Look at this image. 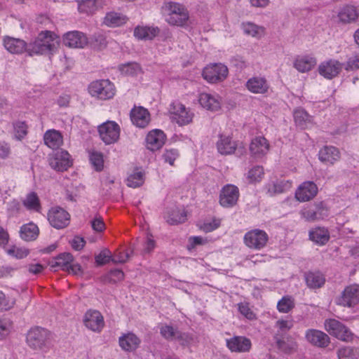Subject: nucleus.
I'll return each mask as SVG.
<instances>
[{
	"label": "nucleus",
	"instance_id": "nucleus-49",
	"mask_svg": "<svg viewBox=\"0 0 359 359\" xmlns=\"http://www.w3.org/2000/svg\"><path fill=\"white\" fill-rule=\"evenodd\" d=\"M294 306V300L290 296H284L277 304V309L279 312L289 313Z\"/></svg>",
	"mask_w": 359,
	"mask_h": 359
},
{
	"label": "nucleus",
	"instance_id": "nucleus-4",
	"mask_svg": "<svg viewBox=\"0 0 359 359\" xmlns=\"http://www.w3.org/2000/svg\"><path fill=\"white\" fill-rule=\"evenodd\" d=\"M325 329L332 336L343 341H351L353 334L351 331L338 320L330 318L325 321Z\"/></svg>",
	"mask_w": 359,
	"mask_h": 359
},
{
	"label": "nucleus",
	"instance_id": "nucleus-23",
	"mask_svg": "<svg viewBox=\"0 0 359 359\" xmlns=\"http://www.w3.org/2000/svg\"><path fill=\"white\" fill-rule=\"evenodd\" d=\"M160 33L158 27L154 25H139L135 27L133 35L137 40H152Z\"/></svg>",
	"mask_w": 359,
	"mask_h": 359
},
{
	"label": "nucleus",
	"instance_id": "nucleus-62",
	"mask_svg": "<svg viewBox=\"0 0 359 359\" xmlns=\"http://www.w3.org/2000/svg\"><path fill=\"white\" fill-rule=\"evenodd\" d=\"M15 136V137L21 140L24 138L27 133V126L25 122L18 121L14 125Z\"/></svg>",
	"mask_w": 359,
	"mask_h": 359
},
{
	"label": "nucleus",
	"instance_id": "nucleus-11",
	"mask_svg": "<svg viewBox=\"0 0 359 359\" xmlns=\"http://www.w3.org/2000/svg\"><path fill=\"white\" fill-rule=\"evenodd\" d=\"M239 197L238 188L231 184L223 187L219 194V203L224 208L234 206Z\"/></svg>",
	"mask_w": 359,
	"mask_h": 359
},
{
	"label": "nucleus",
	"instance_id": "nucleus-18",
	"mask_svg": "<svg viewBox=\"0 0 359 359\" xmlns=\"http://www.w3.org/2000/svg\"><path fill=\"white\" fill-rule=\"evenodd\" d=\"M317 64L316 58L311 54L297 55L293 60V67L299 73H307Z\"/></svg>",
	"mask_w": 359,
	"mask_h": 359
},
{
	"label": "nucleus",
	"instance_id": "nucleus-8",
	"mask_svg": "<svg viewBox=\"0 0 359 359\" xmlns=\"http://www.w3.org/2000/svg\"><path fill=\"white\" fill-rule=\"evenodd\" d=\"M88 92L93 97L108 100L112 97V85L109 79L95 81L90 83Z\"/></svg>",
	"mask_w": 359,
	"mask_h": 359
},
{
	"label": "nucleus",
	"instance_id": "nucleus-35",
	"mask_svg": "<svg viewBox=\"0 0 359 359\" xmlns=\"http://www.w3.org/2000/svg\"><path fill=\"white\" fill-rule=\"evenodd\" d=\"M293 116L296 125L302 129L308 128L313 123L312 117L302 108L296 109Z\"/></svg>",
	"mask_w": 359,
	"mask_h": 359
},
{
	"label": "nucleus",
	"instance_id": "nucleus-50",
	"mask_svg": "<svg viewBox=\"0 0 359 359\" xmlns=\"http://www.w3.org/2000/svg\"><path fill=\"white\" fill-rule=\"evenodd\" d=\"M89 160L96 171H101L104 168V159L102 153L92 151L89 152Z\"/></svg>",
	"mask_w": 359,
	"mask_h": 359
},
{
	"label": "nucleus",
	"instance_id": "nucleus-20",
	"mask_svg": "<svg viewBox=\"0 0 359 359\" xmlns=\"http://www.w3.org/2000/svg\"><path fill=\"white\" fill-rule=\"evenodd\" d=\"M269 149L268 140L262 136L255 137L250 144V154L255 158H262L266 155Z\"/></svg>",
	"mask_w": 359,
	"mask_h": 359
},
{
	"label": "nucleus",
	"instance_id": "nucleus-45",
	"mask_svg": "<svg viewBox=\"0 0 359 359\" xmlns=\"http://www.w3.org/2000/svg\"><path fill=\"white\" fill-rule=\"evenodd\" d=\"M338 359H358L359 351L358 348L344 346L340 347L337 352Z\"/></svg>",
	"mask_w": 359,
	"mask_h": 359
},
{
	"label": "nucleus",
	"instance_id": "nucleus-31",
	"mask_svg": "<svg viewBox=\"0 0 359 359\" xmlns=\"http://www.w3.org/2000/svg\"><path fill=\"white\" fill-rule=\"evenodd\" d=\"M319 160L326 164H334L340 158L339 149L332 146H325L318 152Z\"/></svg>",
	"mask_w": 359,
	"mask_h": 359
},
{
	"label": "nucleus",
	"instance_id": "nucleus-10",
	"mask_svg": "<svg viewBox=\"0 0 359 359\" xmlns=\"http://www.w3.org/2000/svg\"><path fill=\"white\" fill-rule=\"evenodd\" d=\"M50 166L56 171L64 172L72 165L73 161L68 151L60 150L49 156Z\"/></svg>",
	"mask_w": 359,
	"mask_h": 359
},
{
	"label": "nucleus",
	"instance_id": "nucleus-42",
	"mask_svg": "<svg viewBox=\"0 0 359 359\" xmlns=\"http://www.w3.org/2000/svg\"><path fill=\"white\" fill-rule=\"evenodd\" d=\"M98 133L100 137L106 144L112 143V121H107L100 125Z\"/></svg>",
	"mask_w": 359,
	"mask_h": 359
},
{
	"label": "nucleus",
	"instance_id": "nucleus-44",
	"mask_svg": "<svg viewBox=\"0 0 359 359\" xmlns=\"http://www.w3.org/2000/svg\"><path fill=\"white\" fill-rule=\"evenodd\" d=\"M23 205L27 210L38 212L41 208L39 198L35 192H31L27 195L23 201Z\"/></svg>",
	"mask_w": 359,
	"mask_h": 359
},
{
	"label": "nucleus",
	"instance_id": "nucleus-5",
	"mask_svg": "<svg viewBox=\"0 0 359 359\" xmlns=\"http://www.w3.org/2000/svg\"><path fill=\"white\" fill-rule=\"evenodd\" d=\"M169 111L171 118L180 126L191 123L194 116L193 111L180 102H173L170 106Z\"/></svg>",
	"mask_w": 359,
	"mask_h": 359
},
{
	"label": "nucleus",
	"instance_id": "nucleus-3",
	"mask_svg": "<svg viewBox=\"0 0 359 359\" xmlns=\"http://www.w3.org/2000/svg\"><path fill=\"white\" fill-rule=\"evenodd\" d=\"M26 341L31 348L47 352L50 347V332L40 327H32L27 334Z\"/></svg>",
	"mask_w": 359,
	"mask_h": 359
},
{
	"label": "nucleus",
	"instance_id": "nucleus-2",
	"mask_svg": "<svg viewBox=\"0 0 359 359\" xmlns=\"http://www.w3.org/2000/svg\"><path fill=\"white\" fill-rule=\"evenodd\" d=\"M162 11L165 21L171 25L183 26L187 24L189 18L187 8L177 2L165 3Z\"/></svg>",
	"mask_w": 359,
	"mask_h": 359
},
{
	"label": "nucleus",
	"instance_id": "nucleus-33",
	"mask_svg": "<svg viewBox=\"0 0 359 359\" xmlns=\"http://www.w3.org/2000/svg\"><path fill=\"white\" fill-rule=\"evenodd\" d=\"M156 246V242L153 236L149 232L143 233L142 237H139L137 240L135 248H141L144 253H149Z\"/></svg>",
	"mask_w": 359,
	"mask_h": 359
},
{
	"label": "nucleus",
	"instance_id": "nucleus-51",
	"mask_svg": "<svg viewBox=\"0 0 359 359\" xmlns=\"http://www.w3.org/2000/svg\"><path fill=\"white\" fill-rule=\"evenodd\" d=\"M16 299L12 295H6L0 290V311H8L13 308Z\"/></svg>",
	"mask_w": 359,
	"mask_h": 359
},
{
	"label": "nucleus",
	"instance_id": "nucleus-63",
	"mask_svg": "<svg viewBox=\"0 0 359 359\" xmlns=\"http://www.w3.org/2000/svg\"><path fill=\"white\" fill-rule=\"evenodd\" d=\"M175 341L182 346H189L194 342V339L188 333H182L179 332V334H177L176 339Z\"/></svg>",
	"mask_w": 359,
	"mask_h": 359
},
{
	"label": "nucleus",
	"instance_id": "nucleus-60",
	"mask_svg": "<svg viewBox=\"0 0 359 359\" xmlns=\"http://www.w3.org/2000/svg\"><path fill=\"white\" fill-rule=\"evenodd\" d=\"M238 309L240 313L248 320L255 318V313L250 308L249 304L246 302H241L238 304Z\"/></svg>",
	"mask_w": 359,
	"mask_h": 359
},
{
	"label": "nucleus",
	"instance_id": "nucleus-9",
	"mask_svg": "<svg viewBox=\"0 0 359 359\" xmlns=\"http://www.w3.org/2000/svg\"><path fill=\"white\" fill-rule=\"evenodd\" d=\"M269 236L264 231L259 229L248 231L244 236L245 244L250 248L261 250L267 243Z\"/></svg>",
	"mask_w": 359,
	"mask_h": 359
},
{
	"label": "nucleus",
	"instance_id": "nucleus-16",
	"mask_svg": "<svg viewBox=\"0 0 359 359\" xmlns=\"http://www.w3.org/2000/svg\"><path fill=\"white\" fill-rule=\"evenodd\" d=\"M318 193L317 185L311 181L301 184L295 191V198L299 202H306L313 198Z\"/></svg>",
	"mask_w": 359,
	"mask_h": 359
},
{
	"label": "nucleus",
	"instance_id": "nucleus-29",
	"mask_svg": "<svg viewBox=\"0 0 359 359\" xmlns=\"http://www.w3.org/2000/svg\"><path fill=\"white\" fill-rule=\"evenodd\" d=\"M251 341L244 337H234L226 340V346L234 352H247L251 348Z\"/></svg>",
	"mask_w": 359,
	"mask_h": 359
},
{
	"label": "nucleus",
	"instance_id": "nucleus-56",
	"mask_svg": "<svg viewBox=\"0 0 359 359\" xmlns=\"http://www.w3.org/2000/svg\"><path fill=\"white\" fill-rule=\"evenodd\" d=\"M131 253L132 250L130 249L125 247L121 248L116 254L114 253V263H123L126 262Z\"/></svg>",
	"mask_w": 359,
	"mask_h": 359
},
{
	"label": "nucleus",
	"instance_id": "nucleus-36",
	"mask_svg": "<svg viewBox=\"0 0 359 359\" xmlns=\"http://www.w3.org/2000/svg\"><path fill=\"white\" fill-rule=\"evenodd\" d=\"M309 238L319 245L327 243L330 239V233L324 227H316L309 231Z\"/></svg>",
	"mask_w": 359,
	"mask_h": 359
},
{
	"label": "nucleus",
	"instance_id": "nucleus-19",
	"mask_svg": "<svg viewBox=\"0 0 359 359\" xmlns=\"http://www.w3.org/2000/svg\"><path fill=\"white\" fill-rule=\"evenodd\" d=\"M305 338L309 343L319 348H325L330 342V339L327 334L315 329L306 330Z\"/></svg>",
	"mask_w": 359,
	"mask_h": 359
},
{
	"label": "nucleus",
	"instance_id": "nucleus-43",
	"mask_svg": "<svg viewBox=\"0 0 359 359\" xmlns=\"http://www.w3.org/2000/svg\"><path fill=\"white\" fill-rule=\"evenodd\" d=\"M264 175V168L261 165H255L252 167L246 173L245 177L250 184L260 182Z\"/></svg>",
	"mask_w": 359,
	"mask_h": 359
},
{
	"label": "nucleus",
	"instance_id": "nucleus-47",
	"mask_svg": "<svg viewBox=\"0 0 359 359\" xmlns=\"http://www.w3.org/2000/svg\"><path fill=\"white\" fill-rule=\"evenodd\" d=\"M187 214L183 208H176L169 213L167 221L171 224H177L186 220Z\"/></svg>",
	"mask_w": 359,
	"mask_h": 359
},
{
	"label": "nucleus",
	"instance_id": "nucleus-39",
	"mask_svg": "<svg viewBox=\"0 0 359 359\" xmlns=\"http://www.w3.org/2000/svg\"><path fill=\"white\" fill-rule=\"evenodd\" d=\"M74 257L72 254L64 252L55 257L50 262V266L53 269L60 268L62 271L68 270V266L73 262Z\"/></svg>",
	"mask_w": 359,
	"mask_h": 359
},
{
	"label": "nucleus",
	"instance_id": "nucleus-54",
	"mask_svg": "<svg viewBox=\"0 0 359 359\" xmlns=\"http://www.w3.org/2000/svg\"><path fill=\"white\" fill-rule=\"evenodd\" d=\"M88 45L93 48L101 50L106 47L107 41L106 38L102 34H95L88 39Z\"/></svg>",
	"mask_w": 359,
	"mask_h": 359
},
{
	"label": "nucleus",
	"instance_id": "nucleus-26",
	"mask_svg": "<svg viewBox=\"0 0 359 359\" xmlns=\"http://www.w3.org/2000/svg\"><path fill=\"white\" fill-rule=\"evenodd\" d=\"M217 151L222 155H229L234 153L237 147L236 142L229 135L220 134L216 144Z\"/></svg>",
	"mask_w": 359,
	"mask_h": 359
},
{
	"label": "nucleus",
	"instance_id": "nucleus-7",
	"mask_svg": "<svg viewBox=\"0 0 359 359\" xmlns=\"http://www.w3.org/2000/svg\"><path fill=\"white\" fill-rule=\"evenodd\" d=\"M228 74L227 67L222 63L208 65L203 71L204 79L212 83L224 81L227 77Z\"/></svg>",
	"mask_w": 359,
	"mask_h": 359
},
{
	"label": "nucleus",
	"instance_id": "nucleus-59",
	"mask_svg": "<svg viewBox=\"0 0 359 359\" xmlns=\"http://www.w3.org/2000/svg\"><path fill=\"white\" fill-rule=\"evenodd\" d=\"M293 326V320L291 318L280 319L276 323V327L280 333H285Z\"/></svg>",
	"mask_w": 359,
	"mask_h": 359
},
{
	"label": "nucleus",
	"instance_id": "nucleus-57",
	"mask_svg": "<svg viewBox=\"0 0 359 359\" xmlns=\"http://www.w3.org/2000/svg\"><path fill=\"white\" fill-rule=\"evenodd\" d=\"M300 214L302 217L306 221L313 222L317 220V215L315 213L314 205H308L304 207L300 211Z\"/></svg>",
	"mask_w": 359,
	"mask_h": 359
},
{
	"label": "nucleus",
	"instance_id": "nucleus-21",
	"mask_svg": "<svg viewBox=\"0 0 359 359\" xmlns=\"http://www.w3.org/2000/svg\"><path fill=\"white\" fill-rule=\"evenodd\" d=\"M198 101L202 108L217 111L221 108V99L217 95L201 93L198 95Z\"/></svg>",
	"mask_w": 359,
	"mask_h": 359
},
{
	"label": "nucleus",
	"instance_id": "nucleus-64",
	"mask_svg": "<svg viewBox=\"0 0 359 359\" xmlns=\"http://www.w3.org/2000/svg\"><path fill=\"white\" fill-rule=\"evenodd\" d=\"M208 243V239L202 236H191L188 240L187 249L191 250L198 245H203Z\"/></svg>",
	"mask_w": 359,
	"mask_h": 359
},
{
	"label": "nucleus",
	"instance_id": "nucleus-38",
	"mask_svg": "<svg viewBox=\"0 0 359 359\" xmlns=\"http://www.w3.org/2000/svg\"><path fill=\"white\" fill-rule=\"evenodd\" d=\"M39 229L37 225L33 222L23 224L20 227V236L25 241H32L37 238Z\"/></svg>",
	"mask_w": 359,
	"mask_h": 359
},
{
	"label": "nucleus",
	"instance_id": "nucleus-48",
	"mask_svg": "<svg viewBox=\"0 0 359 359\" xmlns=\"http://www.w3.org/2000/svg\"><path fill=\"white\" fill-rule=\"evenodd\" d=\"M122 75L134 76L142 72V68L137 63H128L118 67Z\"/></svg>",
	"mask_w": 359,
	"mask_h": 359
},
{
	"label": "nucleus",
	"instance_id": "nucleus-28",
	"mask_svg": "<svg viewBox=\"0 0 359 359\" xmlns=\"http://www.w3.org/2000/svg\"><path fill=\"white\" fill-rule=\"evenodd\" d=\"M109 2V0H81L78 2V10L82 13L93 14Z\"/></svg>",
	"mask_w": 359,
	"mask_h": 359
},
{
	"label": "nucleus",
	"instance_id": "nucleus-30",
	"mask_svg": "<svg viewBox=\"0 0 359 359\" xmlns=\"http://www.w3.org/2000/svg\"><path fill=\"white\" fill-rule=\"evenodd\" d=\"M43 141L50 149H57L63 144V136L59 130L50 129L44 133Z\"/></svg>",
	"mask_w": 359,
	"mask_h": 359
},
{
	"label": "nucleus",
	"instance_id": "nucleus-12",
	"mask_svg": "<svg viewBox=\"0 0 359 359\" xmlns=\"http://www.w3.org/2000/svg\"><path fill=\"white\" fill-rule=\"evenodd\" d=\"M343 64L337 60L330 59L320 63L318 71L320 76L327 79L336 77L341 71Z\"/></svg>",
	"mask_w": 359,
	"mask_h": 359
},
{
	"label": "nucleus",
	"instance_id": "nucleus-34",
	"mask_svg": "<svg viewBox=\"0 0 359 359\" xmlns=\"http://www.w3.org/2000/svg\"><path fill=\"white\" fill-rule=\"evenodd\" d=\"M140 339L133 333H128L119 338V344L122 349L133 351L140 345Z\"/></svg>",
	"mask_w": 359,
	"mask_h": 359
},
{
	"label": "nucleus",
	"instance_id": "nucleus-40",
	"mask_svg": "<svg viewBox=\"0 0 359 359\" xmlns=\"http://www.w3.org/2000/svg\"><path fill=\"white\" fill-rule=\"evenodd\" d=\"M241 28L246 35L260 39L264 35L265 28L257 25L251 22H244L241 25Z\"/></svg>",
	"mask_w": 359,
	"mask_h": 359
},
{
	"label": "nucleus",
	"instance_id": "nucleus-46",
	"mask_svg": "<svg viewBox=\"0 0 359 359\" xmlns=\"http://www.w3.org/2000/svg\"><path fill=\"white\" fill-rule=\"evenodd\" d=\"M180 157V152L177 149L170 148L165 149L161 155V160L170 166L175 165V162Z\"/></svg>",
	"mask_w": 359,
	"mask_h": 359
},
{
	"label": "nucleus",
	"instance_id": "nucleus-14",
	"mask_svg": "<svg viewBox=\"0 0 359 359\" xmlns=\"http://www.w3.org/2000/svg\"><path fill=\"white\" fill-rule=\"evenodd\" d=\"M83 323L88 329L95 332H100L104 326V318L97 310H88L84 315Z\"/></svg>",
	"mask_w": 359,
	"mask_h": 359
},
{
	"label": "nucleus",
	"instance_id": "nucleus-25",
	"mask_svg": "<svg viewBox=\"0 0 359 359\" xmlns=\"http://www.w3.org/2000/svg\"><path fill=\"white\" fill-rule=\"evenodd\" d=\"M3 44L10 53L21 54L25 51L27 53L28 44L22 39L5 36L3 39Z\"/></svg>",
	"mask_w": 359,
	"mask_h": 359
},
{
	"label": "nucleus",
	"instance_id": "nucleus-24",
	"mask_svg": "<svg viewBox=\"0 0 359 359\" xmlns=\"http://www.w3.org/2000/svg\"><path fill=\"white\" fill-rule=\"evenodd\" d=\"M292 185L291 180H276L267 182L265 185L266 194L270 196L282 194L290 189Z\"/></svg>",
	"mask_w": 359,
	"mask_h": 359
},
{
	"label": "nucleus",
	"instance_id": "nucleus-27",
	"mask_svg": "<svg viewBox=\"0 0 359 359\" xmlns=\"http://www.w3.org/2000/svg\"><path fill=\"white\" fill-rule=\"evenodd\" d=\"M246 88L252 93L264 94L268 91L269 85L264 77L254 76L248 80Z\"/></svg>",
	"mask_w": 359,
	"mask_h": 359
},
{
	"label": "nucleus",
	"instance_id": "nucleus-41",
	"mask_svg": "<svg viewBox=\"0 0 359 359\" xmlns=\"http://www.w3.org/2000/svg\"><path fill=\"white\" fill-rule=\"evenodd\" d=\"M338 17L340 21L343 22H351L357 20L358 18V13L355 6L346 5L340 9L338 13Z\"/></svg>",
	"mask_w": 359,
	"mask_h": 359
},
{
	"label": "nucleus",
	"instance_id": "nucleus-58",
	"mask_svg": "<svg viewBox=\"0 0 359 359\" xmlns=\"http://www.w3.org/2000/svg\"><path fill=\"white\" fill-rule=\"evenodd\" d=\"M29 250L25 248L13 246L7 250V253L17 259H22L29 255Z\"/></svg>",
	"mask_w": 359,
	"mask_h": 359
},
{
	"label": "nucleus",
	"instance_id": "nucleus-1",
	"mask_svg": "<svg viewBox=\"0 0 359 359\" xmlns=\"http://www.w3.org/2000/svg\"><path fill=\"white\" fill-rule=\"evenodd\" d=\"M60 43V37L53 32L41 31L34 41L28 43L27 54L53 55L57 50Z\"/></svg>",
	"mask_w": 359,
	"mask_h": 359
},
{
	"label": "nucleus",
	"instance_id": "nucleus-6",
	"mask_svg": "<svg viewBox=\"0 0 359 359\" xmlns=\"http://www.w3.org/2000/svg\"><path fill=\"white\" fill-rule=\"evenodd\" d=\"M48 220L53 227L57 229H61L69 225L70 215L64 208L55 206L48 210Z\"/></svg>",
	"mask_w": 359,
	"mask_h": 359
},
{
	"label": "nucleus",
	"instance_id": "nucleus-52",
	"mask_svg": "<svg viewBox=\"0 0 359 359\" xmlns=\"http://www.w3.org/2000/svg\"><path fill=\"white\" fill-rule=\"evenodd\" d=\"M159 329L162 337L170 341H175L177 334H179V331L170 325H162Z\"/></svg>",
	"mask_w": 359,
	"mask_h": 359
},
{
	"label": "nucleus",
	"instance_id": "nucleus-22",
	"mask_svg": "<svg viewBox=\"0 0 359 359\" xmlns=\"http://www.w3.org/2000/svg\"><path fill=\"white\" fill-rule=\"evenodd\" d=\"M130 119L133 125L143 128L148 126L150 122V114L149 111L142 107H134L130 111Z\"/></svg>",
	"mask_w": 359,
	"mask_h": 359
},
{
	"label": "nucleus",
	"instance_id": "nucleus-15",
	"mask_svg": "<svg viewBox=\"0 0 359 359\" xmlns=\"http://www.w3.org/2000/svg\"><path fill=\"white\" fill-rule=\"evenodd\" d=\"M166 136L163 130L154 129L150 130L145 138L147 149L155 151L161 149L165 144Z\"/></svg>",
	"mask_w": 359,
	"mask_h": 359
},
{
	"label": "nucleus",
	"instance_id": "nucleus-13",
	"mask_svg": "<svg viewBox=\"0 0 359 359\" xmlns=\"http://www.w3.org/2000/svg\"><path fill=\"white\" fill-rule=\"evenodd\" d=\"M338 304L351 307L359 303V285L353 284L347 286L341 295L337 299Z\"/></svg>",
	"mask_w": 359,
	"mask_h": 359
},
{
	"label": "nucleus",
	"instance_id": "nucleus-61",
	"mask_svg": "<svg viewBox=\"0 0 359 359\" xmlns=\"http://www.w3.org/2000/svg\"><path fill=\"white\" fill-rule=\"evenodd\" d=\"M111 254L109 250L104 249L95 256V263L97 266H102L109 262Z\"/></svg>",
	"mask_w": 359,
	"mask_h": 359
},
{
	"label": "nucleus",
	"instance_id": "nucleus-53",
	"mask_svg": "<svg viewBox=\"0 0 359 359\" xmlns=\"http://www.w3.org/2000/svg\"><path fill=\"white\" fill-rule=\"evenodd\" d=\"M221 224V220L217 218H212L205 220L199 225V228L205 232H211L217 229Z\"/></svg>",
	"mask_w": 359,
	"mask_h": 359
},
{
	"label": "nucleus",
	"instance_id": "nucleus-32",
	"mask_svg": "<svg viewBox=\"0 0 359 359\" xmlns=\"http://www.w3.org/2000/svg\"><path fill=\"white\" fill-rule=\"evenodd\" d=\"M145 170L142 168H135L127 177V185L133 188L142 186L145 180Z\"/></svg>",
	"mask_w": 359,
	"mask_h": 359
},
{
	"label": "nucleus",
	"instance_id": "nucleus-17",
	"mask_svg": "<svg viewBox=\"0 0 359 359\" xmlns=\"http://www.w3.org/2000/svg\"><path fill=\"white\" fill-rule=\"evenodd\" d=\"M63 43L69 48H83L88 45V38L79 31H72L63 36Z\"/></svg>",
	"mask_w": 359,
	"mask_h": 359
},
{
	"label": "nucleus",
	"instance_id": "nucleus-55",
	"mask_svg": "<svg viewBox=\"0 0 359 359\" xmlns=\"http://www.w3.org/2000/svg\"><path fill=\"white\" fill-rule=\"evenodd\" d=\"M13 327V323L10 320H0V340L6 338L11 333Z\"/></svg>",
	"mask_w": 359,
	"mask_h": 359
},
{
	"label": "nucleus",
	"instance_id": "nucleus-37",
	"mask_svg": "<svg viewBox=\"0 0 359 359\" xmlns=\"http://www.w3.org/2000/svg\"><path fill=\"white\" fill-rule=\"evenodd\" d=\"M305 280L309 288L316 289L322 287L325 282V276L320 271H309L305 273Z\"/></svg>",
	"mask_w": 359,
	"mask_h": 359
}]
</instances>
